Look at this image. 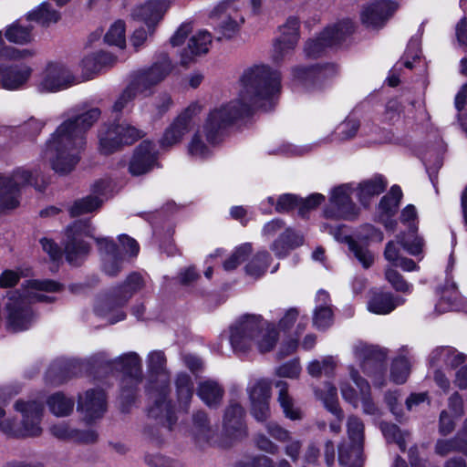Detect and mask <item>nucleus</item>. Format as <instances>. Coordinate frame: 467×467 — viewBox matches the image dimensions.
<instances>
[{
    "label": "nucleus",
    "instance_id": "nucleus-20",
    "mask_svg": "<svg viewBox=\"0 0 467 467\" xmlns=\"http://www.w3.org/2000/svg\"><path fill=\"white\" fill-rule=\"evenodd\" d=\"M157 150L150 140H143L135 150L130 160L129 171L132 175H141L149 172L157 165Z\"/></svg>",
    "mask_w": 467,
    "mask_h": 467
},
{
    "label": "nucleus",
    "instance_id": "nucleus-7",
    "mask_svg": "<svg viewBox=\"0 0 467 467\" xmlns=\"http://www.w3.org/2000/svg\"><path fill=\"white\" fill-rule=\"evenodd\" d=\"M14 410L20 414L19 421L11 419V423L3 426V432L15 438H34L42 433L41 421L43 418V405L36 400H17L14 403Z\"/></svg>",
    "mask_w": 467,
    "mask_h": 467
},
{
    "label": "nucleus",
    "instance_id": "nucleus-47",
    "mask_svg": "<svg viewBox=\"0 0 467 467\" xmlns=\"http://www.w3.org/2000/svg\"><path fill=\"white\" fill-rule=\"evenodd\" d=\"M270 259V254L266 251L258 252L246 265V274L254 278H259L265 273Z\"/></svg>",
    "mask_w": 467,
    "mask_h": 467
},
{
    "label": "nucleus",
    "instance_id": "nucleus-18",
    "mask_svg": "<svg viewBox=\"0 0 467 467\" xmlns=\"http://www.w3.org/2000/svg\"><path fill=\"white\" fill-rule=\"evenodd\" d=\"M454 259L452 254L450 255L449 265L446 269V281L445 284L437 288L439 300L436 305V310L439 313H443L450 310H456L460 307L461 295L458 291L457 285L451 276V267L453 266Z\"/></svg>",
    "mask_w": 467,
    "mask_h": 467
},
{
    "label": "nucleus",
    "instance_id": "nucleus-13",
    "mask_svg": "<svg viewBox=\"0 0 467 467\" xmlns=\"http://www.w3.org/2000/svg\"><path fill=\"white\" fill-rule=\"evenodd\" d=\"M351 192L352 188L348 184H342L333 189L329 202L324 210L325 217L336 220L355 218L358 209L350 198Z\"/></svg>",
    "mask_w": 467,
    "mask_h": 467
},
{
    "label": "nucleus",
    "instance_id": "nucleus-27",
    "mask_svg": "<svg viewBox=\"0 0 467 467\" xmlns=\"http://www.w3.org/2000/svg\"><path fill=\"white\" fill-rule=\"evenodd\" d=\"M294 78L305 86H315L322 79L332 76L336 72L333 65L296 67L292 69Z\"/></svg>",
    "mask_w": 467,
    "mask_h": 467
},
{
    "label": "nucleus",
    "instance_id": "nucleus-61",
    "mask_svg": "<svg viewBox=\"0 0 467 467\" xmlns=\"http://www.w3.org/2000/svg\"><path fill=\"white\" fill-rule=\"evenodd\" d=\"M144 136V132L130 125H119V145H130Z\"/></svg>",
    "mask_w": 467,
    "mask_h": 467
},
{
    "label": "nucleus",
    "instance_id": "nucleus-59",
    "mask_svg": "<svg viewBox=\"0 0 467 467\" xmlns=\"http://www.w3.org/2000/svg\"><path fill=\"white\" fill-rule=\"evenodd\" d=\"M3 36L0 31V60H20L32 57L33 51L29 49H17L12 47L3 46Z\"/></svg>",
    "mask_w": 467,
    "mask_h": 467
},
{
    "label": "nucleus",
    "instance_id": "nucleus-10",
    "mask_svg": "<svg viewBox=\"0 0 467 467\" xmlns=\"http://www.w3.org/2000/svg\"><path fill=\"white\" fill-rule=\"evenodd\" d=\"M93 234L94 228L88 221H76L67 226L63 245L66 259L70 265H79L88 254L90 246L85 238Z\"/></svg>",
    "mask_w": 467,
    "mask_h": 467
},
{
    "label": "nucleus",
    "instance_id": "nucleus-30",
    "mask_svg": "<svg viewBox=\"0 0 467 467\" xmlns=\"http://www.w3.org/2000/svg\"><path fill=\"white\" fill-rule=\"evenodd\" d=\"M50 432L59 440H70L78 442H94L98 434L94 430L78 431L70 428L67 423H59L50 427Z\"/></svg>",
    "mask_w": 467,
    "mask_h": 467
},
{
    "label": "nucleus",
    "instance_id": "nucleus-37",
    "mask_svg": "<svg viewBox=\"0 0 467 467\" xmlns=\"http://www.w3.org/2000/svg\"><path fill=\"white\" fill-rule=\"evenodd\" d=\"M275 387L279 389L277 401L285 418L291 420L302 419L301 410L295 406L294 399L288 393V384L285 381L279 380Z\"/></svg>",
    "mask_w": 467,
    "mask_h": 467
},
{
    "label": "nucleus",
    "instance_id": "nucleus-43",
    "mask_svg": "<svg viewBox=\"0 0 467 467\" xmlns=\"http://www.w3.org/2000/svg\"><path fill=\"white\" fill-rule=\"evenodd\" d=\"M190 130L189 126H185V124L175 119L165 130L160 140L161 147L170 148L180 143Z\"/></svg>",
    "mask_w": 467,
    "mask_h": 467
},
{
    "label": "nucleus",
    "instance_id": "nucleus-58",
    "mask_svg": "<svg viewBox=\"0 0 467 467\" xmlns=\"http://www.w3.org/2000/svg\"><path fill=\"white\" fill-rule=\"evenodd\" d=\"M252 253V245L250 244H244L238 246L231 256L224 261L223 268L226 271H232L235 269L240 264H242Z\"/></svg>",
    "mask_w": 467,
    "mask_h": 467
},
{
    "label": "nucleus",
    "instance_id": "nucleus-57",
    "mask_svg": "<svg viewBox=\"0 0 467 467\" xmlns=\"http://www.w3.org/2000/svg\"><path fill=\"white\" fill-rule=\"evenodd\" d=\"M250 402L270 400L271 385L265 379H258L247 387Z\"/></svg>",
    "mask_w": 467,
    "mask_h": 467
},
{
    "label": "nucleus",
    "instance_id": "nucleus-14",
    "mask_svg": "<svg viewBox=\"0 0 467 467\" xmlns=\"http://www.w3.org/2000/svg\"><path fill=\"white\" fill-rule=\"evenodd\" d=\"M349 250L353 253L355 258L366 269L369 268L374 263V254L368 250L367 241L374 240L381 242L383 234L372 225H365L362 231L357 235V239L352 237L346 238Z\"/></svg>",
    "mask_w": 467,
    "mask_h": 467
},
{
    "label": "nucleus",
    "instance_id": "nucleus-15",
    "mask_svg": "<svg viewBox=\"0 0 467 467\" xmlns=\"http://www.w3.org/2000/svg\"><path fill=\"white\" fill-rule=\"evenodd\" d=\"M114 63L115 55L111 52L99 50L84 55L78 64L79 82L95 78L103 71L112 67Z\"/></svg>",
    "mask_w": 467,
    "mask_h": 467
},
{
    "label": "nucleus",
    "instance_id": "nucleus-32",
    "mask_svg": "<svg viewBox=\"0 0 467 467\" xmlns=\"http://www.w3.org/2000/svg\"><path fill=\"white\" fill-rule=\"evenodd\" d=\"M116 307L117 290L115 288H111L108 291L101 292L98 296L94 311L99 317L106 318L109 323L114 324L116 320Z\"/></svg>",
    "mask_w": 467,
    "mask_h": 467
},
{
    "label": "nucleus",
    "instance_id": "nucleus-64",
    "mask_svg": "<svg viewBox=\"0 0 467 467\" xmlns=\"http://www.w3.org/2000/svg\"><path fill=\"white\" fill-rule=\"evenodd\" d=\"M254 443L259 451L271 455H276L280 451L279 446L263 432L254 436Z\"/></svg>",
    "mask_w": 467,
    "mask_h": 467
},
{
    "label": "nucleus",
    "instance_id": "nucleus-54",
    "mask_svg": "<svg viewBox=\"0 0 467 467\" xmlns=\"http://www.w3.org/2000/svg\"><path fill=\"white\" fill-rule=\"evenodd\" d=\"M466 445V440L457 435L450 440H438L435 445V452L441 456H445L454 451H464Z\"/></svg>",
    "mask_w": 467,
    "mask_h": 467
},
{
    "label": "nucleus",
    "instance_id": "nucleus-41",
    "mask_svg": "<svg viewBox=\"0 0 467 467\" xmlns=\"http://www.w3.org/2000/svg\"><path fill=\"white\" fill-rule=\"evenodd\" d=\"M174 384L179 406L181 409L187 410L193 395L192 380L188 374L179 373Z\"/></svg>",
    "mask_w": 467,
    "mask_h": 467
},
{
    "label": "nucleus",
    "instance_id": "nucleus-63",
    "mask_svg": "<svg viewBox=\"0 0 467 467\" xmlns=\"http://www.w3.org/2000/svg\"><path fill=\"white\" fill-rule=\"evenodd\" d=\"M385 276L396 291L402 293L410 292L411 285L408 284L403 276L395 269L391 267L387 268Z\"/></svg>",
    "mask_w": 467,
    "mask_h": 467
},
{
    "label": "nucleus",
    "instance_id": "nucleus-38",
    "mask_svg": "<svg viewBox=\"0 0 467 467\" xmlns=\"http://www.w3.org/2000/svg\"><path fill=\"white\" fill-rule=\"evenodd\" d=\"M349 375L351 379L359 389L364 413L368 415H377L379 413V409L370 399V386L368 382L361 378L358 375V370H356L353 367L349 368Z\"/></svg>",
    "mask_w": 467,
    "mask_h": 467
},
{
    "label": "nucleus",
    "instance_id": "nucleus-39",
    "mask_svg": "<svg viewBox=\"0 0 467 467\" xmlns=\"http://www.w3.org/2000/svg\"><path fill=\"white\" fill-rule=\"evenodd\" d=\"M99 150L103 155H109L117 150V126L115 123H104L99 130Z\"/></svg>",
    "mask_w": 467,
    "mask_h": 467
},
{
    "label": "nucleus",
    "instance_id": "nucleus-24",
    "mask_svg": "<svg viewBox=\"0 0 467 467\" xmlns=\"http://www.w3.org/2000/svg\"><path fill=\"white\" fill-rule=\"evenodd\" d=\"M32 73V67L26 64L3 67L1 88L6 90L21 89L27 84Z\"/></svg>",
    "mask_w": 467,
    "mask_h": 467
},
{
    "label": "nucleus",
    "instance_id": "nucleus-33",
    "mask_svg": "<svg viewBox=\"0 0 467 467\" xmlns=\"http://www.w3.org/2000/svg\"><path fill=\"white\" fill-rule=\"evenodd\" d=\"M192 435L200 446L209 443L215 435L204 411H197L192 416Z\"/></svg>",
    "mask_w": 467,
    "mask_h": 467
},
{
    "label": "nucleus",
    "instance_id": "nucleus-25",
    "mask_svg": "<svg viewBox=\"0 0 467 467\" xmlns=\"http://www.w3.org/2000/svg\"><path fill=\"white\" fill-rule=\"evenodd\" d=\"M88 363L84 361H72L69 363H54L46 373V381L51 385H59L72 377L79 375Z\"/></svg>",
    "mask_w": 467,
    "mask_h": 467
},
{
    "label": "nucleus",
    "instance_id": "nucleus-8",
    "mask_svg": "<svg viewBox=\"0 0 467 467\" xmlns=\"http://www.w3.org/2000/svg\"><path fill=\"white\" fill-rule=\"evenodd\" d=\"M242 0H219L209 10L208 17L214 23L218 40L232 39L241 30L245 19Z\"/></svg>",
    "mask_w": 467,
    "mask_h": 467
},
{
    "label": "nucleus",
    "instance_id": "nucleus-52",
    "mask_svg": "<svg viewBox=\"0 0 467 467\" xmlns=\"http://www.w3.org/2000/svg\"><path fill=\"white\" fill-rule=\"evenodd\" d=\"M139 252L140 245L134 238L127 234L119 235V262L137 257Z\"/></svg>",
    "mask_w": 467,
    "mask_h": 467
},
{
    "label": "nucleus",
    "instance_id": "nucleus-36",
    "mask_svg": "<svg viewBox=\"0 0 467 467\" xmlns=\"http://www.w3.org/2000/svg\"><path fill=\"white\" fill-rule=\"evenodd\" d=\"M387 182L380 175H376L368 180L363 181L358 187V197L359 202L367 206L369 200L380 194L386 189Z\"/></svg>",
    "mask_w": 467,
    "mask_h": 467
},
{
    "label": "nucleus",
    "instance_id": "nucleus-49",
    "mask_svg": "<svg viewBox=\"0 0 467 467\" xmlns=\"http://www.w3.org/2000/svg\"><path fill=\"white\" fill-rule=\"evenodd\" d=\"M337 362L332 356L323 357L321 359H314L307 366V372L312 377H319L322 374L329 376L333 374Z\"/></svg>",
    "mask_w": 467,
    "mask_h": 467
},
{
    "label": "nucleus",
    "instance_id": "nucleus-3",
    "mask_svg": "<svg viewBox=\"0 0 467 467\" xmlns=\"http://www.w3.org/2000/svg\"><path fill=\"white\" fill-rule=\"evenodd\" d=\"M60 288L61 285L52 280L30 279L23 284L21 289L7 293L5 311L8 327L15 332L27 329L34 320L29 305L53 301L54 297L46 293L57 292Z\"/></svg>",
    "mask_w": 467,
    "mask_h": 467
},
{
    "label": "nucleus",
    "instance_id": "nucleus-21",
    "mask_svg": "<svg viewBox=\"0 0 467 467\" xmlns=\"http://www.w3.org/2000/svg\"><path fill=\"white\" fill-rule=\"evenodd\" d=\"M244 410L240 403L231 400L223 414V428L224 433L232 439L246 436V425L244 420Z\"/></svg>",
    "mask_w": 467,
    "mask_h": 467
},
{
    "label": "nucleus",
    "instance_id": "nucleus-28",
    "mask_svg": "<svg viewBox=\"0 0 467 467\" xmlns=\"http://www.w3.org/2000/svg\"><path fill=\"white\" fill-rule=\"evenodd\" d=\"M97 195H88L77 200L70 207L69 213L72 216H78L96 211L103 202L108 184L104 182H98L95 186Z\"/></svg>",
    "mask_w": 467,
    "mask_h": 467
},
{
    "label": "nucleus",
    "instance_id": "nucleus-46",
    "mask_svg": "<svg viewBox=\"0 0 467 467\" xmlns=\"http://www.w3.org/2000/svg\"><path fill=\"white\" fill-rule=\"evenodd\" d=\"M166 357L161 350H154L147 357L148 369L151 374H163V384L169 385L168 371L166 368Z\"/></svg>",
    "mask_w": 467,
    "mask_h": 467
},
{
    "label": "nucleus",
    "instance_id": "nucleus-11",
    "mask_svg": "<svg viewBox=\"0 0 467 467\" xmlns=\"http://www.w3.org/2000/svg\"><path fill=\"white\" fill-rule=\"evenodd\" d=\"M353 32L354 26L350 20H343L327 26L317 38L309 39L306 43L305 54L308 57H317L327 47L341 44Z\"/></svg>",
    "mask_w": 467,
    "mask_h": 467
},
{
    "label": "nucleus",
    "instance_id": "nucleus-51",
    "mask_svg": "<svg viewBox=\"0 0 467 467\" xmlns=\"http://www.w3.org/2000/svg\"><path fill=\"white\" fill-rule=\"evenodd\" d=\"M31 27L23 26L19 23H14L5 30V37L9 42L24 45L33 39Z\"/></svg>",
    "mask_w": 467,
    "mask_h": 467
},
{
    "label": "nucleus",
    "instance_id": "nucleus-26",
    "mask_svg": "<svg viewBox=\"0 0 467 467\" xmlns=\"http://www.w3.org/2000/svg\"><path fill=\"white\" fill-rule=\"evenodd\" d=\"M402 197L401 189L394 185L389 192L382 197L379 204V219L387 229L394 230L396 222L391 217L397 213Z\"/></svg>",
    "mask_w": 467,
    "mask_h": 467
},
{
    "label": "nucleus",
    "instance_id": "nucleus-17",
    "mask_svg": "<svg viewBox=\"0 0 467 467\" xmlns=\"http://www.w3.org/2000/svg\"><path fill=\"white\" fill-rule=\"evenodd\" d=\"M348 433L352 442L350 448L340 445L338 447V462L341 465L350 464L351 458H360L361 448L364 438L363 422L357 417L351 416L348 420Z\"/></svg>",
    "mask_w": 467,
    "mask_h": 467
},
{
    "label": "nucleus",
    "instance_id": "nucleus-31",
    "mask_svg": "<svg viewBox=\"0 0 467 467\" xmlns=\"http://www.w3.org/2000/svg\"><path fill=\"white\" fill-rule=\"evenodd\" d=\"M197 395L209 408H217L224 395L223 388L213 379H206L199 382Z\"/></svg>",
    "mask_w": 467,
    "mask_h": 467
},
{
    "label": "nucleus",
    "instance_id": "nucleus-34",
    "mask_svg": "<svg viewBox=\"0 0 467 467\" xmlns=\"http://www.w3.org/2000/svg\"><path fill=\"white\" fill-rule=\"evenodd\" d=\"M96 243L100 255L103 270L113 275L117 266V246L112 238L98 237Z\"/></svg>",
    "mask_w": 467,
    "mask_h": 467
},
{
    "label": "nucleus",
    "instance_id": "nucleus-56",
    "mask_svg": "<svg viewBox=\"0 0 467 467\" xmlns=\"http://www.w3.org/2000/svg\"><path fill=\"white\" fill-rule=\"evenodd\" d=\"M281 36L279 38L286 39L288 47H296L299 39V20L296 16L289 17L286 22L280 26Z\"/></svg>",
    "mask_w": 467,
    "mask_h": 467
},
{
    "label": "nucleus",
    "instance_id": "nucleus-1",
    "mask_svg": "<svg viewBox=\"0 0 467 467\" xmlns=\"http://www.w3.org/2000/svg\"><path fill=\"white\" fill-rule=\"evenodd\" d=\"M281 91V74L268 65H254L244 70L236 98L212 109L203 125L211 144L217 143L224 130L249 116L255 109L271 110Z\"/></svg>",
    "mask_w": 467,
    "mask_h": 467
},
{
    "label": "nucleus",
    "instance_id": "nucleus-55",
    "mask_svg": "<svg viewBox=\"0 0 467 467\" xmlns=\"http://www.w3.org/2000/svg\"><path fill=\"white\" fill-rule=\"evenodd\" d=\"M188 155L194 159H205L212 153L209 146L202 140V134L197 130L187 146Z\"/></svg>",
    "mask_w": 467,
    "mask_h": 467
},
{
    "label": "nucleus",
    "instance_id": "nucleus-29",
    "mask_svg": "<svg viewBox=\"0 0 467 467\" xmlns=\"http://www.w3.org/2000/svg\"><path fill=\"white\" fill-rule=\"evenodd\" d=\"M405 301V298L389 292H376L368 303V309L374 314L386 315L403 305Z\"/></svg>",
    "mask_w": 467,
    "mask_h": 467
},
{
    "label": "nucleus",
    "instance_id": "nucleus-42",
    "mask_svg": "<svg viewBox=\"0 0 467 467\" xmlns=\"http://www.w3.org/2000/svg\"><path fill=\"white\" fill-rule=\"evenodd\" d=\"M162 5L158 0H150L135 11V16L143 20L150 33H152V26H154L162 16Z\"/></svg>",
    "mask_w": 467,
    "mask_h": 467
},
{
    "label": "nucleus",
    "instance_id": "nucleus-48",
    "mask_svg": "<svg viewBox=\"0 0 467 467\" xmlns=\"http://www.w3.org/2000/svg\"><path fill=\"white\" fill-rule=\"evenodd\" d=\"M212 38L210 32L206 30L199 31L190 38L187 49L192 56L205 54L209 51Z\"/></svg>",
    "mask_w": 467,
    "mask_h": 467
},
{
    "label": "nucleus",
    "instance_id": "nucleus-44",
    "mask_svg": "<svg viewBox=\"0 0 467 467\" xmlns=\"http://www.w3.org/2000/svg\"><path fill=\"white\" fill-rule=\"evenodd\" d=\"M47 407L52 414L57 417H66L73 411L75 401L61 392L51 395L47 401Z\"/></svg>",
    "mask_w": 467,
    "mask_h": 467
},
{
    "label": "nucleus",
    "instance_id": "nucleus-5",
    "mask_svg": "<svg viewBox=\"0 0 467 467\" xmlns=\"http://www.w3.org/2000/svg\"><path fill=\"white\" fill-rule=\"evenodd\" d=\"M175 65L165 52L155 54L150 66L131 72L120 98L119 109L139 95L148 96L151 89L163 82L174 70Z\"/></svg>",
    "mask_w": 467,
    "mask_h": 467
},
{
    "label": "nucleus",
    "instance_id": "nucleus-4",
    "mask_svg": "<svg viewBox=\"0 0 467 467\" xmlns=\"http://www.w3.org/2000/svg\"><path fill=\"white\" fill-rule=\"evenodd\" d=\"M230 342L234 352L244 353L256 347L260 353L271 351L278 340L275 325L261 315L244 314L230 327Z\"/></svg>",
    "mask_w": 467,
    "mask_h": 467
},
{
    "label": "nucleus",
    "instance_id": "nucleus-50",
    "mask_svg": "<svg viewBox=\"0 0 467 467\" xmlns=\"http://www.w3.org/2000/svg\"><path fill=\"white\" fill-rule=\"evenodd\" d=\"M410 372V362L404 355L396 358L391 365L390 379L397 384H403Z\"/></svg>",
    "mask_w": 467,
    "mask_h": 467
},
{
    "label": "nucleus",
    "instance_id": "nucleus-19",
    "mask_svg": "<svg viewBox=\"0 0 467 467\" xmlns=\"http://www.w3.org/2000/svg\"><path fill=\"white\" fill-rule=\"evenodd\" d=\"M398 5L390 0H379L369 4L361 13L362 23L371 28L383 26L397 10Z\"/></svg>",
    "mask_w": 467,
    "mask_h": 467
},
{
    "label": "nucleus",
    "instance_id": "nucleus-2",
    "mask_svg": "<svg viewBox=\"0 0 467 467\" xmlns=\"http://www.w3.org/2000/svg\"><path fill=\"white\" fill-rule=\"evenodd\" d=\"M101 110L97 107L83 109L64 120L47 140L43 158L60 175L70 173L80 160L86 144V132L99 120Z\"/></svg>",
    "mask_w": 467,
    "mask_h": 467
},
{
    "label": "nucleus",
    "instance_id": "nucleus-53",
    "mask_svg": "<svg viewBox=\"0 0 467 467\" xmlns=\"http://www.w3.org/2000/svg\"><path fill=\"white\" fill-rule=\"evenodd\" d=\"M143 279L138 273L130 274L124 283L119 287V303L121 300H128L134 293L141 289Z\"/></svg>",
    "mask_w": 467,
    "mask_h": 467
},
{
    "label": "nucleus",
    "instance_id": "nucleus-35",
    "mask_svg": "<svg viewBox=\"0 0 467 467\" xmlns=\"http://www.w3.org/2000/svg\"><path fill=\"white\" fill-rule=\"evenodd\" d=\"M303 236L292 229H286L271 245L275 254L283 258L286 256L291 249L303 244Z\"/></svg>",
    "mask_w": 467,
    "mask_h": 467
},
{
    "label": "nucleus",
    "instance_id": "nucleus-16",
    "mask_svg": "<svg viewBox=\"0 0 467 467\" xmlns=\"http://www.w3.org/2000/svg\"><path fill=\"white\" fill-rule=\"evenodd\" d=\"M78 410L87 423L100 419L107 410V397L102 389H88L78 396Z\"/></svg>",
    "mask_w": 467,
    "mask_h": 467
},
{
    "label": "nucleus",
    "instance_id": "nucleus-9",
    "mask_svg": "<svg viewBox=\"0 0 467 467\" xmlns=\"http://www.w3.org/2000/svg\"><path fill=\"white\" fill-rule=\"evenodd\" d=\"M39 174L25 168L14 171L11 176L0 174V211L16 208L18 203V196L21 188L26 185H33L40 190L38 185Z\"/></svg>",
    "mask_w": 467,
    "mask_h": 467
},
{
    "label": "nucleus",
    "instance_id": "nucleus-40",
    "mask_svg": "<svg viewBox=\"0 0 467 467\" xmlns=\"http://www.w3.org/2000/svg\"><path fill=\"white\" fill-rule=\"evenodd\" d=\"M316 396L322 400L326 409L336 416L339 420L344 418L342 410L338 406L337 391L336 387L326 383L323 389L315 390Z\"/></svg>",
    "mask_w": 467,
    "mask_h": 467
},
{
    "label": "nucleus",
    "instance_id": "nucleus-60",
    "mask_svg": "<svg viewBox=\"0 0 467 467\" xmlns=\"http://www.w3.org/2000/svg\"><path fill=\"white\" fill-rule=\"evenodd\" d=\"M332 310L329 306H317L314 317L313 325L317 329H326L332 324Z\"/></svg>",
    "mask_w": 467,
    "mask_h": 467
},
{
    "label": "nucleus",
    "instance_id": "nucleus-12",
    "mask_svg": "<svg viewBox=\"0 0 467 467\" xmlns=\"http://www.w3.org/2000/svg\"><path fill=\"white\" fill-rule=\"evenodd\" d=\"M79 83L71 70L62 63L51 62L41 72L36 89L40 93H55Z\"/></svg>",
    "mask_w": 467,
    "mask_h": 467
},
{
    "label": "nucleus",
    "instance_id": "nucleus-62",
    "mask_svg": "<svg viewBox=\"0 0 467 467\" xmlns=\"http://www.w3.org/2000/svg\"><path fill=\"white\" fill-rule=\"evenodd\" d=\"M359 129V121L355 119H346L337 128L336 137L339 140L354 138Z\"/></svg>",
    "mask_w": 467,
    "mask_h": 467
},
{
    "label": "nucleus",
    "instance_id": "nucleus-45",
    "mask_svg": "<svg viewBox=\"0 0 467 467\" xmlns=\"http://www.w3.org/2000/svg\"><path fill=\"white\" fill-rule=\"evenodd\" d=\"M27 19L43 26H48L58 21L59 14L52 9L48 3H42L38 7L28 13Z\"/></svg>",
    "mask_w": 467,
    "mask_h": 467
},
{
    "label": "nucleus",
    "instance_id": "nucleus-23",
    "mask_svg": "<svg viewBox=\"0 0 467 467\" xmlns=\"http://www.w3.org/2000/svg\"><path fill=\"white\" fill-rule=\"evenodd\" d=\"M170 394V385L164 383L159 397L155 399V405L147 409L149 419L155 420L158 424L165 425L169 430L175 423L176 418L172 410Z\"/></svg>",
    "mask_w": 467,
    "mask_h": 467
},
{
    "label": "nucleus",
    "instance_id": "nucleus-6",
    "mask_svg": "<svg viewBox=\"0 0 467 467\" xmlns=\"http://www.w3.org/2000/svg\"><path fill=\"white\" fill-rule=\"evenodd\" d=\"M143 379L141 358L136 352H128L119 356V400H121L123 413L130 410L134 403L140 384Z\"/></svg>",
    "mask_w": 467,
    "mask_h": 467
},
{
    "label": "nucleus",
    "instance_id": "nucleus-22",
    "mask_svg": "<svg viewBox=\"0 0 467 467\" xmlns=\"http://www.w3.org/2000/svg\"><path fill=\"white\" fill-rule=\"evenodd\" d=\"M355 358L360 362L363 371L370 374L375 370L379 375L383 372V360L386 353L373 346H368L363 342L357 343L353 348Z\"/></svg>",
    "mask_w": 467,
    "mask_h": 467
}]
</instances>
